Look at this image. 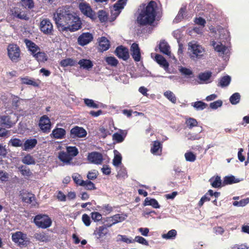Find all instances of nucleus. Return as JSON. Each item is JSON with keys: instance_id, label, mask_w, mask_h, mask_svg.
Listing matches in <instances>:
<instances>
[{"instance_id": "ea45409f", "label": "nucleus", "mask_w": 249, "mask_h": 249, "mask_svg": "<svg viewBox=\"0 0 249 249\" xmlns=\"http://www.w3.org/2000/svg\"><path fill=\"white\" fill-rule=\"evenodd\" d=\"M72 178L75 184L77 185L82 186L85 182V180L82 179V177L78 173H75L72 176Z\"/></svg>"}, {"instance_id": "f8f14e48", "label": "nucleus", "mask_w": 249, "mask_h": 249, "mask_svg": "<svg viewBox=\"0 0 249 249\" xmlns=\"http://www.w3.org/2000/svg\"><path fill=\"white\" fill-rule=\"evenodd\" d=\"M88 160L92 163L101 164L103 160V157L101 153L98 152H92L88 156Z\"/></svg>"}, {"instance_id": "4468645a", "label": "nucleus", "mask_w": 249, "mask_h": 249, "mask_svg": "<svg viewBox=\"0 0 249 249\" xmlns=\"http://www.w3.org/2000/svg\"><path fill=\"white\" fill-rule=\"evenodd\" d=\"M115 53L119 58L125 61L129 57L128 49L123 45H120L116 48Z\"/></svg>"}, {"instance_id": "6e6552de", "label": "nucleus", "mask_w": 249, "mask_h": 249, "mask_svg": "<svg viewBox=\"0 0 249 249\" xmlns=\"http://www.w3.org/2000/svg\"><path fill=\"white\" fill-rule=\"evenodd\" d=\"M12 240L19 246H24L27 245V236L26 233L18 231L12 235Z\"/></svg>"}, {"instance_id": "4c0bfd02", "label": "nucleus", "mask_w": 249, "mask_h": 249, "mask_svg": "<svg viewBox=\"0 0 249 249\" xmlns=\"http://www.w3.org/2000/svg\"><path fill=\"white\" fill-rule=\"evenodd\" d=\"M163 95L173 104L177 103V97L175 94L170 90H167L163 93Z\"/></svg>"}, {"instance_id": "39448f33", "label": "nucleus", "mask_w": 249, "mask_h": 249, "mask_svg": "<svg viewBox=\"0 0 249 249\" xmlns=\"http://www.w3.org/2000/svg\"><path fill=\"white\" fill-rule=\"evenodd\" d=\"M78 8L84 16L92 20H95L97 18L96 13L92 10L89 4L84 0L79 3Z\"/></svg>"}, {"instance_id": "f257e3e1", "label": "nucleus", "mask_w": 249, "mask_h": 249, "mask_svg": "<svg viewBox=\"0 0 249 249\" xmlns=\"http://www.w3.org/2000/svg\"><path fill=\"white\" fill-rule=\"evenodd\" d=\"M53 18L61 32H75L82 27L80 18L75 16L66 6L58 8L53 14Z\"/></svg>"}, {"instance_id": "4be33fe9", "label": "nucleus", "mask_w": 249, "mask_h": 249, "mask_svg": "<svg viewBox=\"0 0 249 249\" xmlns=\"http://www.w3.org/2000/svg\"><path fill=\"white\" fill-rule=\"evenodd\" d=\"M212 46H213L214 50L218 52L220 55L224 54L227 50V47L222 44L221 42L217 43L215 41H212L211 42Z\"/></svg>"}, {"instance_id": "69168bd1", "label": "nucleus", "mask_w": 249, "mask_h": 249, "mask_svg": "<svg viewBox=\"0 0 249 249\" xmlns=\"http://www.w3.org/2000/svg\"><path fill=\"white\" fill-rule=\"evenodd\" d=\"M222 103H223L221 100H218L210 103V107L213 109H216L218 107H220L222 105Z\"/></svg>"}, {"instance_id": "a18cd8bd", "label": "nucleus", "mask_w": 249, "mask_h": 249, "mask_svg": "<svg viewBox=\"0 0 249 249\" xmlns=\"http://www.w3.org/2000/svg\"><path fill=\"white\" fill-rule=\"evenodd\" d=\"M1 124L4 126L7 127H11V121H10V117L8 116L3 115L0 117Z\"/></svg>"}, {"instance_id": "79ce46f5", "label": "nucleus", "mask_w": 249, "mask_h": 249, "mask_svg": "<svg viewBox=\"0 0 249 249\" xmlns=\"http://www.w3.org/2000/svg\"><path fill=\"white\" fill-rule=\"evenodd\" d=\"M185 124L189 129H192L194 127L197 125L198 122L196 119L193 118H189L186 119L185 121Z\"/></svg>"}, {"instance_id": "20e7f679", "label": "nucleus", "mask_w": 249, "mask_h": 249, "mask_svg": "<svg viewBox=\"0 0 249 249\" xmlns=\"http://www.w3.org/2000/svg\"><path fill=\"white\" fill-rule=\"evenodd\" d=\"M188 46L190 48V57L192 59H200L203 56L205 50L201 45L196 43L189 42Z\"/></svg>"}, {"instance_id": "774afa93", "label": "nucleus", "mask_w": 249, "mask_h": 249, "mask_svg": "<svg viewBox=\"0 0 249 249\" xmlns=\"http://www.w3.org/2000/svg\"><path fill=\"white\" fill-rule=\"evenodd\" d=\"M194 22H195L196 24L201 25L203 27H204L205 26V24L206 23L205 19L201 17L196 18L194 19Z\"/></svg>"}, {"instance_id": "6e6d98bb", "label": "nucleus", "mask_w": 249, "mask_h": 249, "mask_svg": "<svg viewBox=\"0 0 249 249\" xmlns=\"http://www.w3.org/2000/svg\"><path fill=\"white\" fill-rule=\"evenodd\" d=\"M212 76V73L210 71L200 73L198 75L199 79L203 81H206L210 79Z\"/></svg>"}, {"instance_id": "e433bc0d", "label": "nucleus", "mask_w": 249, "mask_h": 249, "mask_svg": "<svg viewBox=\"0 0 249 249\" xmlns=\"http://www.w3.org/2000/svg\"><path fill=\"white\" fill-rule=\"evenodd\" d=\"M34 238L40 242H47L49 241L48 236L44 232H36L34 234Z\"/></svg>"}, {"instance_id": "1a4fd4ad", "label": "nucleus", "mask_w": 249, "mask_h": 249, "mask_svg": "<svg viewBox=\"0 0 249 249\" xmlns=\"http://www.w3.org/2000/svg\"><path fill=\"white\" fill-rule=\"evenodd\" d=\"M106 225L99 226L95 230L93 234L97 240L100 243H103L106 239L107 235L109 231Z\"/></svg>"}, {"instance_id": "13d9d810", "label": "nucleus", "mask_w": 249, "mask_h": 249, "mask_svg": "<svg viewBox=\"0 0 249 249\" xmlns=\"http://www.w3.org/2000/svg\"><path fill=\"white\" fill-rule=\"evenodd\" d=\"M85 182L84 183L82 186L85 187L86 190H93L96 189L95 184L91 181L89 180H85Z\"/></svg>"}, {"instance_id": "e2e57ef3", "label": "nucleus", "mask_w": 249, "mask_h": 249, "mask_svg": "<svg viewBox=\"0 0 249 249\" xmlns=\"http://www.w3.org/2000/svg\"><path fill=\"white\" fill-rule=\"evenodd\" d=\"M134 242H137L139 243H140L143 245L148 246V241L143 237L140 236H136L134 240Z\"/></svg>"}, {"instance_id": "a878e982", "label": "nucleus", "mask_w": 249, "mask_h": 249, "mask_svg": "<svg viewBox=\"0 0 249 249\" xmlns=\"http://www.w3.org/2000/svg\"><path fill=\"white\" fill-rule=\"evenodd\" d=\"M211 185L213 188H220L223 186V181L221 179V178L219 176L213 177L209 179Z\"/></svg>"}, {"instance_id": "2f4dec72", "label": "nucleus", "mask_w": 249, "mask_h": 249, "mask_svg": "<svg viewBox=\"0 0 249 249\" xmlns=\"http://www.w3.org/2000/svg\"><path fill=\"white\" fill-rule=\"evenodd\" d=\"M231 81V78L229 75L224 76L219 79L217 86L222 88L226 87L229 85Z\"/></svg>"}, {"instance_id": "6ab92c4d", "label": "nucleus", "mask_w": 249, "mask_h": 249, "mask_svg": "<svg viewBox=\"0 0 249 249\" xmlns=\"http://www.w3.org/2000/svg\"><path fill=\"white\" fill-rule=\"evenodd\" d=\"M124 220V218L121 216L120 214H116L112 216L107 217V223L106 225L107 227L109 228L115 224L122 222Z\"/></svg>"}, {"instance_id": "7c9ffc66", "label": "nucleus", "mask_w": 249, "mask_h": 249, "mask_svg": "<svg viewBox=\"0 0 249 249\" xmlns=\"http://www.w3.org/2000/svg\"><path fill=\"white\" fill-rule=\"evenodd\" d=\"M143 206H151L154 208H159L160 205L158 201L154 198H151L150 197H146L143 203Z\"/></svg>"}, {"instance_id": "cd10ccee", "label": "nucleus", "mask_w": 249, "mask_h": 249, "mask_svg": "<svg viewBox=\"0 0 249 249\" xmlns=\"http://www.w3.org/2000/svg\"><path fill=\"white\" fill-rule=\"evenodd\" d=\"M21 83L23 85H31L34 87H38L39 84L37 83L34 78H30L29 76L20 77Z\"/></svg>"}, {"instance_id": "bf43d9fd", "label": "nucleus", "mask_w": 249, "mask_h": 249, "mask_svg": "<svg viewBox=\"0 0 249 249\" xmlns=\"http://www.w3.org/2000/svg\"><path fill=\"white\" fill-rule=\"evenodd\" d=\"M98 175V172L96 170H93L88 172L87 177L88 180H94L97 178Z\"/></svg>"}, {"instance_id": "052dcab7", "label": "nucleus", "mask_w": 249, "mask_h": 249, "mask_svg": "<svg viewBox=\"0 0 249 249\" xmlns=\"http://www.w3.org/2000/svg\"><path fill=\"white\" fill-rule=\"evenodd\" d=\"M91 217L95 222H98L102 220V215L98 212H92L91 213Z\"/></svg>"}, {"instance_id": "338daca9", "label": "nucleus", "mask_w": 249, "mask_h": 249, "mask_svg": "<svg viewBox=\"0 0 249 249\" xmlns=\"http://www.w3.org/2000/svg\"><path fill=\"white\" fill-rule=\"evenodd\" d=\"M82 221L86 226H89L91 223L90 217L86 213L83 214L82 217Z\"/></svg>"}, {"instance_id": "0eeeda50", "label": "nucleus", "mask_w": 249, "mask_h": 249, "mask_svg": "<svg viewBox=\"0 0 249 249\" xmlns=\"http://www.w3.org/2000/svg\"><path fill=\"white\" fill-rule=\"evenodd\" d=\"M39 29L44 35L53 36L54 33V29L53 23L49 18H43L39 24Z\"/></svg>"}, {"instance_id": "ddd939ff", "label": "nucleus", "mask_w": 249, "mask_h": 249, "mask_svg": "<svg viewBox=\"0 0 249 249\" xmlns=\"http://www.w3.org/2000/svg\"><path fill=\"white\" fill-rule=\"evenodd\" d=\"M93 39V36L92 34L89 32L83 33L79 36L77 41L78 44L84 46L90 43Z\"/></svg>"}, {"instance_id": "c85d7f7f", "label": "nucleus", "mask_w": 249, "mask_h": 249, "mask_svg": "<svg viewBox=\"0 0 249 249\" xmlns=\"http://www.w3.org/2000/svg\"><path fill=\"white\" fill-rule=\"evenodd\" d=\"M159 46V49L162 53L168 55L170 54V52L169 51L170 46L168 43L165 40L160 41Z\"/></svg>"}, {"instance_id": "09e8293b", "label": "nucleus", "mask_w": 249, "mask_h": 249, "mask_svg": "<svg viewBox=\"0 0 249 249\" xmlns=\"http://www.w3.org/2000/svg\"><path fill=\"white\" fill-rule=\"evenodd\" d=\"M126 1L127 0H119L113 6L114 11L120 13V10L124 8Z\"/></svg>"}, {"instance_id": "f704fd0d", "label": "nucleus", "mask_w": 249, "mask_h": 249, "mask_svg": "<svg viewBox=\"0 0 249 249\" xmlns=\"http://www.w3.org/2000/svg\"><path fill=\"white\" fill-rule=\"evenodd\" d=\"M60 65L63 67L69 66H74L77 65V62L74 59L69 58L62 60L60 62Z\"/></svg>"}, {"instance_id": "f3484780", "label": "nucleus", "mask_w": 249, "mask_h": 249, "mask_svg": "<svg viewBox=\"0 0 249 249\" xmlns=\"http://www.w3.org/2000/svg\"><path fill=\"white\" fill-rule=\"evenodd\" d=\"M24 42L25 43L28 50L31 52V54L33 56H35L38 52L40 51V48L31 40L25 38L24 40Z\"/></svg>"}, {"instance_id": "37998d69", "label": "nucleus", "mask_w": 249, "mask_h": 249, "mask_svg": "<svg viewBox=\"0 0 249 249\" xmlns=\"http://www.w3.org/2000/svg\"><path fill=\"white\" fill-rule=\"evenodd\" d=\"M98 18L101 22H106L108 19V15L104 10H101L98 12Z\"/></svg>"}, {"instance_id": "dca6fc26", "label": "nucleus", "mask_w": 249, "mask_h": 249, "mask_svg": "<svg viewBox=\"0 0 249 249\" xmlns=\"http://www.w3.org/2000/svg\"><path fill=\"white\" fill-rule=\"evenodd\" d=\"M131 54L135 62H139L141 59L140 48L136 43H133L130 47Z\"/></svg>"}, {"instance_id": "49530a36", "label": "nucleus", "mask_w": 249, "mask_h": 249, "mask_svg": "<svg viewBox=\"0 0 249 249\" xmlns=\"http://www.w3.org/2000/svg\"><path fill=\"white\" fill-rule=\"evenodd\" d=\"M177 234V232L175 230H171L169 231L167 233L163 234L162 237L166 239H174Z\"/></svg>"}, {"instance_id": "8fccbe9b", "label": "nucleus", "mask_w": 249, "mask_h": 249, "mask_svg": "<svg viewBox=\"0 0 249 249\" xmlns=\"http://www.w3.org/2000/svg\"><path fill=\"white\" fill-rule=\"evenodd\" d=\"M22 161L23 163L31 165L35 164V161L33 157L30 154H27L25 156L22 160Z\"/></svg>"}, {"instance_id": "b1692460", "label": "nucleus", "mask_w": 249, "mask_h": 249, "mask_svg": "<svg viewBox=\"0 0 249 249\" xmlns=\"http://www.w3.org/2000/svg\"><path fill=\"white\" fill-rule=\"evenodd\" d=\"M66 131L62 128H56L54 129L51 135L55 139H61L65 137Z\"/></svg>"}, {"instance_id": "0e129e2a", "label": "nucleus", "mask_w": 249, "mask_h": 249, "mask_svg": "<svg viewBox=\"0 0 249 249\" xmlns=\"http://www.w3.org/2000/svg\"><path fill=\"white\" fill-rule=\"evenodd\" d=\"M122 159L121 154L116 155L113 160V164L115 166H119L121 163Z\"/></svg>"}, {"instance_id": "72a5a7b5", "label": "nucleus", "mask_w": 249, "mask_h": 249, "mask_svg": "<svg viewBox=\"0 0 249 249\" xmlns=\"http://www.w3.org/2000/svg\"><path fill=\"white\" fill-rule=\"evenodd\" d=\"M38 62L44 63L48 59L47 54L44 52L40 51L34 56Z\"/></svg>"}, {"instance_id": "5fc2aeb1", "label": "nucleus", "mask_w": 249, "mask_h": 249, "mask_svg": "<svg viewBox=\"0 0 249 249\" xmlns=\"http://www.w3.org/2000/svg\"><path fill=\"white\" fill-rule=\"evenodd\" d=\"M185 159L187 161L194 162L196 160V156L192 152L189 151L186 152L184 155Z\"/></svg>"}, {"instance_id": "680f3d73", "label": "nucleus", "mask_w": 249, "mask_h": 249, "mask_svg": "<svg viewBox=\"0 0 249 249\" xmlns=\"http://www.w3.org/2000/svg\"><path fill=\"white\" fill-rule=\"evenodd\" d=\"M21 99L18 96L14 95L12 98V105L15 109H18L19 107V102Z\"/></svg>"}, {"instance_id": "de8ad7c7", "label": "nucleus", "mask_w": 249, "mask_h": 249, "mask_svg": "<svg viewBox=\"0 0 249 249\" xmlns=\"http://www.w3.org/2000/svg\"><path fill=\"white\" fill-rule=\"evenodd\" d=\"M21 5L28 9H31L34 7L33 0H20Z\"/></svg>"}, {"instance_id": "58836bf2", "label": "nucleus", "mask_w": 249, "mask_h": 249, "mask_svg": "<svg viewBox=\"0 0 249 249\" xmlns=\"http://www.w3.org/2000/svg\"><path fill=\"white\" fill-rule=\"evenodd\" d=\"M66 152L70 155L71 159L76 156L78 154V149L75 146H67L66 147Z\"/></svg>"}, {"instance_id": "393cba45", "label": "nucleus", "mask_w": 249, "mask_h": 249, "mask_svg": "<svg viewBox=\"0 0 249 249\" xmlns=\"http://www.w3.org/2000/svg\"><path fill=\"white\" fill-rule=\"evenodd\" d=\"M162 145L158 141L153 142V146L151 148V152L155 155H160L161 153Z\"/></svg>"}, {"instance_id": "c9c22d12", "label": "nucleus", "mask_w": 249, "mask_h": 249, "mask_svg": "<svg viewBox=\"0 0 249 249\" xmlns=\"http://www.w3.org/2000/svg\"><path fill=\"white\" fill-rule=\"evenodd\" d=\"M193 106L196 110H202L208 107V105L201 101H196L191 104Z\"/></svg>"}, {"instance_id": "7ed1b4c3", "label": "nucleus", "mask_w": 249, "mask_h": 249, "mask_svg": "<svg viewBox=\"0 0 249 249\" xmlns=\"http://www.w3.org/2000/svg\"><path fill=\"white\" fill-rule=\"evenodd\" d=\"M34 222L38 228L45 229L52 225V220L47 214H39L35 216Z\"/></svg>"}, {"instance_id": "423d86ee", "label": "nucleus", "mask_w": 249, "mask_h": 249, "mask_svg": "<svg viewBox=\"0 0 249 249\" xmlns=\"http://www.w3.org/2000/svg\"><path fill=\"white\" fill-rule=\"evenodd\" d=\"M8 55L13 62H17L20 59V50L19 47L15 44H10L7 47Z\"/></svg>"}, {"instance_id": "c03bdc74", "label": "nucleus", "mask_w": 249, "mask_h": 249, "mask_svg": "<svg viewBox=\"0 0 249 249\" xmlns=\"http://www.w3.org/2000/svg\"><path fill=\"white\" fill-rule=\"evenodd\" d=\"M84 102L89 107L93 108H97L99 107V105L92 99L85 98L84 99Z\"/></svg>"}, {"instance_id": "aec40b11", "label": "nucleus", "mask_w": 249, "mask_h": 249, "mask_svg": "<svg viewBox=\"0 0 249 249\" xmlns=\"http://www.w3.org/2000/svg\"><path fill=\"white\" fill-rule=\"evenodd\" d=\"M127 135V131L119 129L118 132H116L112 135V140L116 143L123 142Z\"/></svg>"}, {"instance_id": "603ef678", "label": "nucleus", "mask_w": 249, "mask_h": 249, "mask_svg": "<svg viewBox=\"0 0 249 249\" xmlns=\"http://www.w3.org/2000/svg\"><path fill=\"white\" fill-rule=\"evenodd\" d=\"M18 169L22 175L24 176L30 177L32 174L30 169L25 166L21 165L19 167Z\"/></svg>"}, {"instance_id": "412c9836", "label": "nucleus", "mask_w": 249, "mask_h": 249, "mask_svg": "<svg viewBox=\"0 0 249 249\" xmlns=\"http://www.w3.org/2000/svg\"><path fill=\"white\" fill-rule=\"evenodd\" d=\"M37 143V141L36 139H29L26 140L24 143L22 149L24 151H28L34 149Z\"/></svg>"}, {"instance_id": "473e14b6", "label": "nucleus", "mask_w": 249, "mask_h": 249, "mask_svg": "<svg viewBox=\"0 0 249 249\" xmlns=\"http://www.w3.org/2000/svg\"><path fill=\"white\" fill-rule=\"evenodd\" d=\"M239 180L233 176H225L223 180V186H225L227 185L232 184L233 183H237Z\"/></svg>"}, {"instance_id": "864d4df0", "label": "nucleus", "mask_w": 249, "mask_h": 249, "mask_svg": "<svg viewBox=\"0 0 249 249\" xmlns=\"http://www.w3.org/2000/svg\"><path fill=\"white\" fill-rule=\"evenodd\" d=\"M249 203V198L243 199L239 201H235L233 202V205L236 207H244Z\"/></svg>"}, {"instance_id": "f03ea898", "label": "nucleus", "mask_w": 249, "mask_h": 249, "mask_svg": "<svg viewBox=\"0 0 249 249\" xmlns=\"http://www.w3.org/2000/svg\"><path fill=\"white\" fill-rule=\"evenodd\" d=\"M158 10V4L155 1L151 0L147 5L143 4L137 18V23L141 26L151 25L155 21L156 17L159 20L161 16H157Z\"/></svg>"}, {"instance_id": "9d476101", "label": "nucleus", "mask_w": 249, "mask_h": 249, "mask_svg": "<svg viewBox=\"0 0 249 249\" xmlns=\"http://www.w3.org/2000/svg\"><path fill=\"white\" fill-rule=\"evenodd\" d=\"M9 14L10 16L20 19L28 20L29 17L25 12L22 11L21 9L18 7H14L9 10Z\"/></svg>"}, {"instance_id": "5701e85b", "label": "nucleus", "mask_w": 249, "mask_h": 249, "mask_svg": "<svg viewBox=\"0 0 249 249\" xmlns=\"http://www.w3.org/2000/svg\"><path fill=\"white\" fill-rule=\"evenodd\" d=\"M155 60L160 65V66L163 68L165 70L168 69L169 63L162 55L156 54L155 57Z\"/></svg>"}, {"instance_id": "4d7b16f0", "label": "nucleus", "mask_w": 249, "mask_h": 249, "mask_svg": "<svg viewBox=\"0 0 249 249\" xmlns=\"http://www.w3.org/2000/svg\"><path fill=\"white\" fill-rule=\"evenodd\" d=\"M9 142L11 145L14 147H22L23 146L22 142L19 139L14 138L10 140Z\"/></svg>"}, {"instance_id": "bb28decb", "label": "nucleus", "mask_w": 249, "mask_h": 249, "mask_svg": "<svg viewBox=\"0 0 249 249\" xmlns=\"http://www.w3.org/2000/svg\"><path fill=\"white\" fill-rule=\"evenodd\" d=\"M58 158L61 161L66 164H70L72 160L67 152L64 151L59 152Z\"/></svg>"}, {"instance_id": "3c124183", "label": "nucleus", "mask_w": 249, "mask_h": 249, "mask_svg": "<svg viewBox=\"0 0 249 249\" xmlns=\"http://www.w3.org/2000/svg\"><path fill=\"white\" fill-rule=\"evenodd\" d=\"M240 100V95L239 93H233L230 98V101L232 105L238 104Z\"/></svg>"}, {"instance_id": "a211bd4d", "label": "nucleus", "mask_w": 249, "mask_h": 249, "mask_svg": "<svg viewBox=\"0 0 249 249\" xmlns=\"http://www.w3.org/2000/svg\"><path fill=\"white\" fill-rule=\"evenodd\" d=\"M98 42L99 43L98 50L100 52L106 51L109 49L110 46V42L105 36H102L98 39Z\"/></svg>"}, {"instance_id": "9b49d317", "label": "nucleus", "mask_w": 249, "mask_h": 249, "mask_svg": "<svg viewBox=\"0 0 249 249\" xmlns=\"http://www.w3.org/2000/svg\"><path fill=\"white\" fill-rule=\"evenodd\" d=\"M39 126L40 129L44 133H49L51 128V123L50 119L46 115L42 116L39 120Z\"/></svg>"}, {"instance_id": "c756f323", "label": "nucleus", "mask_w": 249, "mask_h": 249, "mask_svg": "<svg viewBox=\"0 0 249 249\" xmlns=\"http://www.w3.org/2000/svg\"><path fill=\"white\" fill-rule=\"evenodd\" d=\"M77 64H79L81 68L86 70L91 69L93 66L92 61L87 59H82Z\"/></svg>"}, {"instance_id": "2eb2a0df", "label": "nucleus", "mask_w": 249, "mask_h": 249, "mask_svg": "<svg viewBox=\"0 0 249 249\" xmlns=\"http://www.w3.org/2000/svg\"><path fill=\"white\" fill-rule=\"evenodd\" d=\"M71 136L72 138H84L87 134V131L83 127L76 126L72 128L70 131Z\"/></svg>"}, {"instance_id": "a19ab883", "label": "nucleus", "mask_w": 249, "mask_h": 249, "mask_svg": "<svg viewBox=\"0 0 249 249\" xmlns=\"http://www.w3.org/2000/svg\"><path fill=\"white\" fill-rule=\"evenodd\" d=\"M105 59L108 65L112 67H116L119 63L118 60L114 56H107Z\"/></svg>"}]
</instances>
